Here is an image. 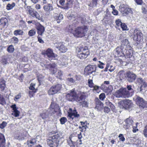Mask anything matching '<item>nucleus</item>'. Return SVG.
I'll return each instance as SVG.
<instances>
[{
	"label": "nucleus",
	"instance_id": "0e129e2a",
	"mask_svg": "<svg viewBox=\"0 0 147 147\" xmlns=\"http://www.w3.org/2000/svg\"><path fill=\"white\" fill-rule=\"evenodd\" d=\"M32 24L35 25L36 26V27L37 26H38V24H40L39 23L37 22L35 20H32Z\"/></svg>",
	"mask_w": 147,
	"mask_h": 147
},
{
	"label": "nucleus",
	"instance_id": "bb28decb",
	"mask_svg": "<svg viewBox=\"0 0 147 147\" xmlns=\"http://www.w3.org/2000/svg\"><path fill=\"white\" fill-rule=\"evenodd\" d=\"M6 87L5 82L3 79L0 80V89L2 91H3Z\"/></svg>",
	"mask_w": 147,
	"mask_h": 147
},
{
	"label": "nucleus",
	"instance_id": "dca6fc26",
	"mask_svg": "<svg viewBox=\"0 0 147 147\" xmlns=\"http://www.w3.org/2000/svg\"><path fill=\"white\" fill-rule=\"evenodd\" d=\"M96 68L93 65H88L84 69V72L86 74H92L95 71Z\"/></svg>",
	"mask_w": 147,
	"mask_h": 147
},
{
	"label": "nucleus",
	"instance_id": "ddd939ff",
	"mask_svg": "<svg viewBox=\"0 0 147 147\" xmlns=\"http://www.w3.org/2000/svg\"><path fill=\"white\" fill-rule=\"evenodd\" d=\"M120 11L123 16H126L129 13H131L132 11L131 8L127 7L123 5L120 7Z\"/></svg>",
	"mask_w": 147,
	"mask_h": 147
},
{
	"label": "nucleus",
	"instance_id": "b1692460",
	"mask_svg": "<svg viewBox=\"0 0 147 147\" xmlns=\"http://www.w3.org/2000/svg\"><path fill=\"white\" fill-rule=\"evenodd\" d=\"M8 23V20L6 18H2L0 19V25L3 27L7 26Z\"/></svg>",
	"mask_w": 147,
	"mask_h": 147
},
{
	"label": "nucleus",
	"instance_id": "9d476101",
	"mask_svg": "<svg viewBox=\"0 0 147 147\" xmlns=\"http://www.w3.org/2000/svg\"><path fill=\"white\" fill-rule=\"evenodd\" d=\"M42 54L45 56H47L49 60H50L54 59L57 56L53 53V50L50 49H48L46 51L42 52Z\"/></svg>",
	"mask_w": 147,
	"mask_h": 147
},
{
	"label": "nucleus",
	"instance_id": "f3484780",
	"mask_svg": "<svg viewBox=\"0 0 147 147\" xmlns=\"http://www.w3.org/2000/svg\"><path fill=\"white\" fill-rule=\"evenodd\" d=\"M137 82L140 85V91H142L143 88L147 86V83L142 78H139L137 79Z\"/></svg>",
	"mask_w": 147,
	"mask_h": 147
},
{
	"label": "nucleus",
	"instance_id": "7ed1b4c3",
	"mask_svg": "<svg viewBox=\"0 0 147 147\" xmlns=\"http://www.w3.org/2000/svg\"><path fill=\"white\" fill-rule=\"evenodd\" d=\"M61 134L58 133H55L52 136H49L47 140V144L50 147H57L61 138Z\"/></svg>",
	"mask_w": 147,
	"mask_h": 147
},
{
	"label": "nucleus",
	"instance_id": "f03ea898",
	"mask_svg": "<svg viewBox=\"0 0 147 147\" xmlns=\"http://www.w3.org/2000/svg\"><path fill=\"white\" fill-rule=\"evenodd\" d=\"M74 29L73 26L69 25L68 28L69 32L77 37H82L84 36L88 30V28L86 26L78 27L74 30Z\"/></svg>",
	"mask_w": 147,
	"mask_h": 147
},
{
	"label": "nucleus",
	"instance_id": "f257e3e1",
	"mask_svg": "<svg viewBox=\"0 0 147 147\" xmlns=\"http://www.w3.org/2000/svg\"><path fill=\"white\" fill-rule=\"evenodd\" d=\"M67 97L69 101L76 100L80 103L83 107H88V103L85 100L84 96L82 95H77L74 91H71L70 94H67Z\"/></svg>",
	"mask_w": 147,
	"mask_h": 147
},
{
	"label": "nucleus",
	"instance_id": "5fc2aeb1",
	"mask_svg": "<svg viewBox=\"0 0 147 147\" xmlns=\"http://www.w3.org/2000/svg\"><path fill=\"white\" fill-rule=\"evenodd\" d=\"M138 125V123H136L135 124V126H132V127L133 128V132L134 133L136 132V131H138V129H135V127L136 128H137Z\"/></svg>",
	"mask_w": 147,
	"mask_h": 147
},
{
	"label": "nucleus",
	"instance_id": "423d86ee",
	"mask_svg": "<svg viewBox=\"0 0 147 147\" xmlns=\"http://www.w3.org/2000/svg\"><path fill=\"white\" fill-rule=\"evenodd\" d=\"M61 85L58 84L52 86L49 89L48 93L49 95H52L57 93L61 90Z\"/></svg>",
	"mask_w": 147,
	"mask_h": 147
},
{
	"label": "nucleus",
	"instance_id": "680f3d73",
	"mask_svg": "<svg viewBox=\"0 0 147 147\" xmlns=\"http://www.w3.org/2000/svg\"><path fill=\"white\" fill-rule=\"evenodd\" d=\"M37 76L38 81L39 82H40L41 80L40 79V78H43V77H42L41 74H39V75H38Z\"/></svg>",
	"mask_w": 147,
	"mask_h": 147
},
{
	"label": "nucleus",
	"instance_id": "58836bf2",
	"mask_svg": "<svg viewBox=\"0 0 147 147\" xmlns=\"http://www.w3.org/2000/svg\"><path fill=\"white\" fill-rule=\"evenodd\" d=\"M36 33V30L34 29H32L29 31L28 34L29 36H32L35 34Z\"/></svg>",
	"mask_w": 147,
	"mask_h": 147
},
{
	"label": "nucleus",
	"instance_id": "a878e982",
	"mask_svg": "<svg viewBox=\"0 0 147 147\" xmlns=\"http://www.w3.org/2000/svg\"><path fill=\"white\" fill-rule=\"evenodd\" d=\"M5 144V139L3 134L0 133V147H3Z\"/></svg>",
	"mask_w": 147,
	"mask_h": 147
},
{
	"label": "nucleus",
	"instance_id": "72a5a7b5",
	"mask_svg": "<svg viewBox=\"0 0 147 147\" xmlns=\"http://www.w3.org/2000/svg\"><path fill=\"white\" fill-rule=\"evenodd\" d=\"M36 140L35 139H32L27 141V144L29 146H31L35 144Z\"/></svg>",
	"mask_w": 147,
	"mask_h": 147
},
{
	"label": "nucleus",
	"instance_id": "79ce46f5",
	"mask_svg": "<svg viewBox=\"0 0 147 147\" xmlns=\"http://www.w3.org/2000/svg\"><path fill=\"white\" fill-rule=\"evenodd\" d=\"M11 41L14 44H17L18 43L19 40L17 37L13 36L11 38Z\"/></svg>",
	"mask_w": 147,
	"mask_h": 147
},
{
	"label": "nucleus",
	"instance_id": "e433bc0d",
	"mask_svg": "<svg viewBox=\"0 0 147 147\" xmlns=\"http://www.w3.org/2000/svg\"><path fill=\"white\" fill-rule=\"evenodd\" d=\"M7 50V51L9 53H13L14 50V48L13 46L12 45H9L8 47Z\"/></svg>",
	"mask_w": 147,
	"mask_h": 147
},
{
	"label": "nucleus",
	"instance_id": "ea45409f",
	"mask_svg": "<svg viewBox=\"0 0 147 147\" xmlns=\"http://www.w3.org/2000/svg\"><path fill=\"white\" fill-rule=\"evenodd\" d=\"M15 4L13 3L12 4H8L7 5L6 7V9L8 10H9L11 9L15 6Z\"/></svg>",
	"mask_w": 147,
	"mask_h": 147
},
{
	"label": "nucleus",
	"instance_id": "3c124183",
	"mask_svg": "<svg viewBox=\"0 0 147 147\" xmlns=\"http://www.w3.org/2000/svg\"><path fill=\"white\" fill-rule=\"evenodd\" d=\"M7 125V123L5 121H3L2 123L0 124V128L3 129Z\"/></svg>",
	"mask_w": 147,
	"mask_h": 147
},
{
	"label": "nucleus",
	"instance_id": "bf43d9fd",
	"mask_svg": "<svg viewBox=\"0 0 147 147\" xmlns=\"http://www.w3.org/2000/svg\"><path fill=\"white\" fill-rule=\"evenodd\" d=\"M138 5H141L142 3V0H134Z\"/></svg>",
	"mask_w": 147,
	"mask_h": 147
},
{
	"label": "nucleus",
	"instance_id": "de8ad7c7",
	"mask_svg": "<svg viewBox=\"0 0 147 147\" xmlns=\"http://www.w3.org/2000/svg\"><path fill=\"white\" fill-rule=\"evenodd\" d=\"M37 90H34L30 91L29 92V94L30 97H31L33 96L34 94L36 92Z\"/></svg>",
	"mask_w": 147,
	"mask_h": 147
},
{
	"label": "nucleus",
	"instance_id": "a19ab883",
	"mask_svg": "<svg viewBox=\"0 0 147 147\" xmlns=\"http://www.w3.org/2000/svg\"><path fill=\"white\" fill-rule=\"evenodd\" d=\"M121 27L123 30H128L127 26L124 23H122Z\"/></svg>",
	"mask_w": 147,
	"mask_h": 147
},
{
	"label": "nucleus",
	"instance_id": "e2e57ef3",
	"mask_svg": "<svg viewBox=\"0 0 147 147\" xmlns=\"http://www.w3.org/2000/svg\"><path fill=\"white\" fill-rule=\"evenodd\" d=\"M65 2V0H60L59 1V3L62 5H63L64 4Z\"/></svg>",
	"mask_w": 147,
	"mask_h": 147
},
{
	"label": "nucleus",
	"instance_id": "4be33fe9",
	"mask_svg": "<svg viewBox=\"0 0 147 147\" xmlns=\"http://www.w3.org/2000/svg\"><path fill=\"white\" fill-rule=\"evenodd\" d=\"M53 3H49L47 5H45L43 8L45 11L47 12H49L53 9V6L52 5Z\"/></svg>",
	"mask_w": 147,
	"mask_h": 147
},
{
	"label": "nucleus",
	"instance_id": "c9c22d12",
	"mask_svg": "<svg viewBox=\"0 0 147 147\" xmlns=\"http://www.w3.org/2000/svg\"><path fill=\"white\" fill-rule=\"evenodd\" d=\"M105 103L107 105H108L110 107L111 109L112 110H113L115 109V107L114 105L108 100L106 101Z\"/></svg>",
	"mask_w": 147,
	"mask_h": 147
},
{
	"label": "nucleus",
	"instance_id": "8fccbe9b",
	"mask_svg": "<svg viewBox=\"0 0 147 147\" xmlns=\"http://www.w3.org/2000/svg\"><path fill=\"white\" fill-rule=\"evenodd\" d=\"M88 83L89 86L90 88H92L93 87L94 84L93 83L92 80L89 79L88 80Z\"/></svg>",
	"mask_w": 147,
	"mask_h": 147
},
{
	"label": "nucleus",
	"instance_id": "a211bd4d",
	"mask_svg": "<svg viewBox=\"0 0 147 147\" xmlns=\"http://www.w3.org/2000/svg\"><path fill=\"white\" fill-rule=\"evenodd\" d=\"M125 124L123 126V127L125 129H129L133 126V121L131 119L129 118L125 121Z\"/></svg>",
	"mask_w": 147,
	"mask_h": 147
},
{
	"label": "nucleus",
	"instance_id": "2eb2a0df",
	"mask_svg": "<svg viewBox=\"0 0 147 147\" xmlns=\"http://www.w3.org/2000/svg\"><path fill=\"white\" fill-rule=\"evenodd\" d=\"M54 45L62 53H65L67 50L66 47L62 43H56L54 44Z\"/></svg>",
	"mask_w": 147,
	"mask_h": 147
},
{
	"label": "nucleus",
	"instance_id": "c85d7f7f",
	"mask_svg": "<svg viewBox=\"0 0 147 147\" xmlns=\"http://www.w3.org/2000/svg\"><path fill=\"white\" fill-rule=\"evenodd\" d=\"M40 115L42 119H45L48 118L49 115L50 114L48 111H47L41 113Z\"/></svg>",
	"mask_w": 147,
	"mask_h": 147
},
{
	"label": "nucleus",
	"instance_id": "37998d69",
	"mask_svg": "<svg viewBox=\"0 0 147 147\" xmlns=\"http://www.w3.org/2000/svg\"><path fill=\"white\" fill-rule=\"evenodd\" d=\"M67 119L65 117H62L60 119V121L61 124H63L67 121Z\"/></svg>",
	"mask_w": 147,
	"mask_h": 147
},
{
	"label": "nucleus",
	"instance_id": "c756f323",
	"mask_svg": "<svg viewBox=\"0 0 147 147\" xmlns=\"http://www.w3.org/2000/svg\"><path fill=\"white\" fill-rule=\"evenodd\" d=\"M55 18L56 19L57 23H59L63 19V16L61 14H60L59 15H57L55 16Z\"/></svg>",
	"mask_w": 147,
	"mask_h": 147
},
{
	"label": "nucleus",
	"instance_id": "f704fd0d",
	"mask_svg": "<svg viewBox=\"0 0 147 147\" xmlns=\"http://www.w3.org/2000/svg\"><path fill=\"white\" fill-rule=\"evenodd\" d=\"M27 134V133L26 132H25L24 135L22 134L21 136L20 135L17 137H16V138L19 140H23L24 139V138L26 136Z\"/></svg>",
	"mask_w": 147,
	"mask_h": 147
},
{
	"label": "nucleus",
	"instance_id": "864d4df0",
	"mask_svg": "<svg viewBox=\"0 0 147 147\" xmlns=\"http://www.w3.org/2000/svg\"><path fill=\"white\" fill-rule=\"evenodd\" d=\"M143 134L145 137L147 138V125L146 126L143 131Z\"/></svg>",
	"mask_w": 147,
	"mask_h": 147
},
{
	"label": "nucleus",
	"instance_id": "6ab92c4d",
	"mask_svg": "<svg viewBox=\"0 0 147 147\" xmlns=\"http://www.w3.org/2000/svg\"><path fill=\"white\" fill-rule=\"evenodd\" d=\"M11 107L13 111L11 114L13 115L15 117H17L20 115V112L19 111L17 110L16 107V105L14 104L11 106Z\"/></svg>",
	"mask_w": 147,
	"mask_h": 147
},
{
	"label": "nucleus",
	"instance_id": "39448f33",
	"mask_svg": "<svg viewBox=\"0 0 147 147\" xmlns=\"http://www.w3.org/2000/svg\"><path fill=\"white\" fill-rule=\"evenodd\" d=\"M131 95L127 91L126 88H120L117 90L115 94V95L117 98H128L131 96Z\"/></svg>",
	"mask_w": 147,
	"mask_h": 147
},
{
	"label": "nucleus",
	"instance_id": "13d9d810",
	"mask_svg": "<svg viewBox=\"0 0 147 147\" xmlns=\"http://www.w3.org/2000/svg\"><path fill=\"white\" fill-rule=\"evenodd\" d=\"M110 111V109L107 107H105L104 108V111L105 112L108 113Z\"/></svg>",
	"mask_w": 147,
	"mask_h": 147
},
{
	"label": "nucleus",
	"instance_id": "473e14b6",
	"mask_svg": "<svg viewBox=\"0 0 147 147\" xmlns=\"http://www.w3.org/2000/svg\"><path fill=\"white\" fill-rule=\"evenodd\" d=\"M127 91L130 94H131V96L134 94V90L132 88L131 86V85H127Z\"/></svg>",
	"mask_w": 147,
	"mask_h": 147
},
{
	"label": "nucleus",
	"instance_id": "69168bd1",
	"mask_svg": "<svg viewBox=\"0 0 147 147\" xmlns=\"http://www.w3.org/2000/svg\"><path fill=\"white\" fill-rule=\"evenodd\" d=\"M78 139L79 140H81V139L82 136V134L81 132L80 133V134H78Z\"/></svg>",
	"mask_w": 147,
	"mask_h": 147
},
{
	"label": "nucleus",
	"instance_id": "0eeeda50",
	"mask_svg": "<svg viewBox=\"0 0 147 147\" xmlns=\"http://www.w3.org/2000/svg\"><path fill=\"white\" fill-rule=\"evenodd\" d=\"M27 11L28 12V13L31 16L35 17L39 20L41 19V17L39 16L37 12L30 7L28 6L27 7Z\"/></svg>",
	"mask_w": 147,
	"mask_h": 147
},
{
	"label": "nucleus",
	"instance_id": "393cba45",
	"mask_svg": "<svg viewBox=\"0 0 147 147\" xmlns=\"http://www.w3.org/2000/svg\"><path fill=\"white\" fill-rule=\"evenodd\" d=\"M59 109V108L57 105L52 102L51 103L50 107V109L53 110H51L53 112V111L55 112H57Z\"/></svg>",
	"mask_w": 147,
	"mask_h": 147
},
{
	"label": "nucleus",
	"instance_id": "a18cd8bd",
	"mask_svg": "<svg viewBox=\"0 0 147 147\" xmlns=\"http://www.w3.org/2000/svg\"><path fill=\"white\" fill-rule=\"evenodd\" d=\"M21 93H20L16 95L14 97V100L15 101H17L18 100L20 99L21 97Z\"/></svg>",
	"mask_w": 147,
	"mask_h": 147
},
{
	"label": "nucleus",
	"instance_id": "cd10ccee",
	"mask_svg": "<svg viewBox=\"0 0 147 147\" xmlns=\"http://www.w3.org/2000/svg\"><path fill=\"white\" fill-rule=\"evenodd\" d=\"M127 49H125L124 50L125 51L124 53H125L127 55V56H131L133 54V51L131 49V48L130 46H129L128 47Z\"/></svg>",
	"mask_w": 147,
	"mask_h": 147
},
{
	"label": "nucleus",
	"instance_id": "7c9ffc66",
	"mask_svg": "<svg viewBox=\"0 0 147 147\" xmlns=\"http://www.w3.org/2000/svg\"><path fill=\"white\" fill-rule=\"evenodd\" d=\"M72 136H70L67 140L68 144L70 147L74 146L75 144V142L72 141Z\"/></svg>",
	"mask_w": 147,
	"mask_h": 147
},
{
	"label": "nucleus",
	"instance_id": "603ef678",
	"mask_svg": "<svg viewBox=\"0 0 147 147\" xmlns=\"http://www.w3.org/2000/svg\"><path fill=\"white\" fill-rule=\"evenodd\" d=\"M99 64H98V67L101 69H103L104 68L103 65H105V64L101 62L100 61H98Z\"/></svg>",
	"mask_w": 147,
	"mask_h": 147
},
{
	"label": "nucleus",
	"instance_id": "aec40b11",
	"mask_svg": "<svg viewBox=\"0 0 147 147\" xmlns=\"http://www.w3.org/2000/svg\"><path fill=\"white\" fill-rule=\"evenodd\" d=\"M95 100L96 103V108L98 110L100 111L103 107V104L98 98H96Z\"/></svg>",
	"mask_w": 147,
	"mask_h": 147
},
{
	"label": "nucleus",
	"instance_id": "49530a36",
	"mask_svg": "<svg viewBox=\"0 0 147 147\" xmlns=\"http://www.w3.org/2000/svg\"><path fill=\"white\" fill-rule=\"evenodd\" d=\"M35 84L34 83H31L29 88V89L32 90H37L36 89H35Z\"/></svg>",
	"mask_w": 147,
	"mask_h": 147
},
{
	"label": "nucleus",
	"instance_id": "4d7b16f0",
	"mask_svg": "<svg viewBox=\"0 0 147 147\" xmlns=\"http://www.w3.org/2000/svg\"><path fill=\"white\" fill-rule=\"evenodd\" d=\"M119 140L123 142L125 141V138L123 135L122 134H120L119 136Z\"/></svg>",
	"mask_w": 147,
	"mask_h": 147
},
{
	"label": "nucleus",
	"instance_id": "4c0bfd02",
	"mask_svg": "<svg viewBox=\"0 0 147 147\" xmlns=\"http://www.w3.org/2000/svg\"><path fill=\"white\" fill-rule=\"evenodd\" d=\"M97 0H92V2L90 4L89 6L92 7L96 6L97 4Z\"/></svg>",
	"mask_w": 147,
	"mask_h": 147
},
{
	"label": "nucleus",
	"instance_id": "6e6552de",
	"mask_svg": "<svg viewBox=\"0 0 147 147\" xmlns=\"http://www.w3.org/2000/svg\"><path fill=\"white\" fill-rule=\"evenodd\" d=\"M119 107L121 108L127 109L131 107L132 105V102L129 100H125L121 101Z\"/></svg>",
	"mask_w": 147,
	"mask_h": 147
},
{
	"label": "nucleus",
	"instance_id": "20e7f679",
	"mask_svg": "<svg viewBox=\"0 0 147 147\" xmlns=\"http://www.w3.org/2000/svg\"><path fill=\"white\" fill-rule=\"evenodd\" d=\"M77 51H78V57L80 59H85L90 54L88 47H80L77 49Z\"/></svg>",
	"mask_w": 147,
	"mask_h": 147
},
{
	"label": "nucleus",
	"instance_id": "2f4dec72",
	"mask_svg": "<svg viewBox=\"0 0 147 147\" xmlns=\"http://www.w3.org/2000/svg\"><path fill=\"white\" fill-rule=\"evenodd\" d=\"M23 34L24 32L23 30L20 29L15 30L13 32V34L16 36L18 35H22Z\"/></svg>",
	"mask_w": 147,
	"mask_h": 147
},
{
	"label": "nucleus",
	"instance_id": "f8f14e48",
	"mask_svg": "<svg viewBox=\"0 0 147 147\" xmlns=\"http://www.w3.org/2000/svg\"><path fill=\"white\" fill-rule=\"evenodd\" d=\"M68 117L70 120H72L75 117H78L80 116L76 110H74L72 111L71 108L69 109V111L68 112Z\"/></svg>",
	"mask_w": 147,
	"mask_h": 147
},
{
	"label": "nucleus",
	"instance_id": "4468645a",
	"mask_svg": "<svg viewBox=\"0 0 147 147\" xmlns=\"http://www.w3.org/2000/svg\"><path fill=\"white\" fill-rule=\"evenodd\" d=\"M127 46V45L122 44L120 47H117L116 49V51L118 57L122 56L124 55L125 52L124 49L126 48Z\"/></svg>",
	"mask_w": 147,
	"mask_h": 147
},
{
	"label": "nucleus",
	"instance_id": "774afa93",
	"mask_svg": "<svg viewBox=\"0 0 147 147\" xmlns=\"http://www.w3.org/2000/svg\"><path fill=\"white\" fill-rule=\"evenodd\" d=\"M68 80L69 82L71 83H74V80L72 78H68Z\"/></svg>",
	"mask_w": 147,
	"mask_h": 147
},
{
	"label": "nucleus",
	"instance_id": "09e8293b",
	"mask_svg": "<svg viewBox=\"0 0 147 147\" xmlns=\"http://www.w3.org/2000/svg\"><path fill=\"white\" fill-rule=\"evenodd\" d=\"M105 98V94L104 93H101L99 96V98L101 100H103Z\"/></svg>",
	"mask_w": 147,
	"mask_h": 147
},
{
	"label": "nucleus",
	"instance_id": "338daca9",
	"mask_svg": "<svg viewBox=\"0 0 147 147\" xmlns=\"http://www.w3.org/2000/svg\"><path fill=\"white\" fill-rule=\"evenodd\" d=\"M4 100L3 97L0 94V104H1L2 102Z\"/></svg>",
	"mask_w": 147,
	"mask_h": 147
},
{
	"label": "nucleus",
	"instance_id": "412c9836",
	"mask_svg": "<svg viewBox=\"0 0 147 147\" xmlns=\"http://www.w3.org/2000/svg\"><path fill=\"white\" fill-rule=\"evenodd\" d=\"M36 28L38 30V34L40 35L43 34L45 30V27L40 24H38V26L36 27Z\"/></svg>",
	"mask_w": 147,
	"mask_h": 147
},
{
	"label": "nucleus",
	"instance_id": "6e6d98bb",
	"mask_svg": "<svg viewBox=\"0 0 147 147\" xmlns=\"http://www.w3.org/2000/svg\"><path fill=\"white\" fill-rule=\"evenodd\" d=\"M42 3L44 4L49 3H53V1L51 0H43Z\"/></svg>",
	"mask_w": 147,
	"mask_h": 147
},
{
	"label": "nucleus",
	"instance_id": "9b49d317",
	"mask_svg": "<svg viewBox=\"0 0 147 147\" xmlns=\"http://www.w3.org/2000/svg\"><path fill=\"white\" fill-rule=\"evenodd\" d=\"M136 103L142 109L145 107H147V104L146 102L142 98L139 96H137L136 99Z\"/></svg>",
	"mask_w": 147,
	"mask_h": 147
},
{
	"label": "nucleus",
	"instance_id": "5701e85b",
	"mask_svg": "<svg viewBox=\"0 0 147 147\" xmlns=\"http://www.w3.org/2000/svg\"><path fill=\"white\" fill-rule=\"evenodd\" d=\"M126 76L127 80L129 82H133L136 77L135 74H126Z\"/></svg>",
	"mask_w": 147,
	"mask_h": 147
},
{
	"label": "nucleus",
	"instance_id": "c03bdc74",
	"mask_svg": "<svg viewBox=\"0 0 147 147\" xmlns=\"http://www.w3.org/2000/svg\"><path fill=\"white\" fill-rule=\"evenodd\" d=\"M115 23L116 24V26L117 27H119L121 26V25L122 24V22H121V20L120 19H118L116 20H115Z\"/></svg>",
	"mask_w": 147,
	"mask_h": 147
},
{
	"label": "nucleus",
	"instance_id": "052dcab7",
	"mask_svg": "<svg viewBox=\"0 0 147 147\" xmlns=\"http://www.w3.org/2000/svg\"><path fill=\"white\" fill-rule=\"evenodd\" d=\"M112 13L115 15H117L118 14V11L115 9H113Z\"/></svg>",
	"mask_w": 147,
	"mask_h": 147
},
{
	"label": "nucleus",
	"instance_id": "1a4fd4ad",
	"mask_svg": "<svg viewBox=\"0 0 147 147\" xmlns=\"http://www.w3.org/2000/svg\"><path fill=\"white\" fill-rule=\"evenodd\" d=\"M133 38L134 40L140 41L143 38V34L139 30L135 29L134 31Z\"/></svg>",
	"mask_w": 147,
	"mask_h": 147
}]
</instances>
